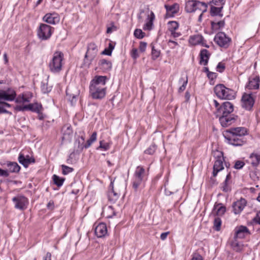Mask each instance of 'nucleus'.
I'll return each mask as SVG.
<instances>
[{
  "mask_svg": "<svg viewBox=\"0 0 260 260\" xmlns=\"http://www.w3.org/2000/svg\"><path fill=\"white\" fill-rule=\"evenodd\" d=\"M245 165V163L244 161L241 160H237L235 162L234 165V168L237 170H239L242 169L244 166Z\"/></svg>",
  "mask_w": 260,
  "mask_h": 260,
  "instance_id": "46",
  "label": "nucleus"
},
{
  "mask_svg": "<svg viewBox=\"0 0 260 260\" xmlns=\"http://www.w3.org/2000/svg\"><path fill=\"white\" fill-rule=\"evenodd\" d=\"M95 234L98 238H103L107 234L106 224L104 223H99L95 228Z\"/></svg>",
  "mask_w": 260,
  "mask_h": 260,
  "instance_id": "17",
  "label": "nucleus"
},
{
  "mask_svg": "<svg viewBox=\"0 0 260 260\" xmlns=\"http://www.w3.org/2000/svg\"><path fill=\"white\" fill-rule=\"evenodd\" d=\"M221 224V219L219 217L215 218L214 220V229L217 231H219L220 229Z\"/></svg>",
  "mask_w": 260,
  "mask_h": 260,
  "instance_id": "43",
  "label": "nucleus"
},
{
  "mask_svg": "<svg viewBox=\"0 0 260 260\" xmlns=\"http://www.w3.org/2000/svg\"><path fill=\"white\" fill-rule=\"evenodd\" d=\"M110 187L111 188L108 193L109 201L115 203L122 193H124L125 186L123 184L114 186V182H111Z\"/></svg>",
  "mask_w": 260,
  "mask_h": 260,
  "instance_id": "6",
  "label": "nucleus"
},
{
  "mask_svg": "<svg viewBox=\"0 0 260 260\" xmlns=\"http://www.w3.org/2000/svg\"><path fill=\"white\" fill-rule=\"evenodd\" d=\"M52 179L54 183L56 184L58 187L61 186L65 180L64 178H61L56 175H53Z\"/></svg>",
  "mask_w": 260,
  "mask_h": 260,
  "instance_id": "36",
  "label": "nucleus"
},
{
  "mask_svg": "<svg viewBox=\"0 0 260 260\" xmlns=\"http://www.w3.org/2000/svg\"><path fill=\"white\" fill-rule=\"evenodd\" d=\"M208 6L204 2L195 0H188L185 3V10L187 13H192L199 10L204 13L207 11Z\"/></svg>",
  "mask_w": 260,
  "mask_h": 260,
  "instance_id": "4",
  "label": "nucleus"
},
{
  "mask_svg": "<svg viewBox=\"0 0 260 260\" xmlns=\"http://www.w3.org/2000/svg\"><path fill=\"white\" fill-rule=\"evenodd\" d=\"M18 160L25 168H27L30 164L35 162V159L34 157H30L29 155H26L25 157L22 153H20Z\"/></svg>",
  "mask_w": 260,
  "mask_h": 260,
  "instance_id": "18",
  "label": "nucleus"
},
{
  "mask_svg": "<svg viewBox=\"0 0 260 260\" xmlns=\"http://www.w3.org/2000/svg\"><path fill=\"white\" fill-rule=\"evenodd\" d=\"M134 35L136 38L141 39L144 37L145 32H144L141 29H136L134 31Z\"/></svg>",
  "mask_w": 260,
  "mask_h": 260,
  "instance_id": "44",
  "label": "nucleus"
},
{
  "mask_svg": "<svg viewBox=\"0 0 260 260\" xmlns=\"http://www.w3.org/2000/svg\"><path fill=\"white\" fill-rule=\"evenodd\" d=\"M249 233V232L248 229L245 226L241 225L236 229L234 238H243L246 235Z\"/></svg>",
  "mask_w": 260,
  "mask_h": 260,
  "instance_id": "20",
  "label": "nucleus"
},
{
  "mask_svg": "<svg viewBox=\"0 0 260 260\" xmlns=\"http://www.w3.org/2000/svg\"><path fill=\"white\" fill-rule=\"evenodd\" d=\"M61 167L62 168V172L63 175H67L73 171V169L72 168L69 167L64 165H62Z\"/></svg>",
  "mask_w": 260,
  "mask_h": 260,
  "instance_id": "45",
  "label": "nucleus"
},
{
  "mask_svg": "<svg viewBox=\"0 0 260 260\" xmlns=\"http://www.w3.org/2000/svg\"><path fill=\"white\" fill-rule=\"evenodd\" d=\"M191 260H203V258L199 253H194Z\"/></svg>",
  "mask_w": 260,
  "mask_h": 260,
  "instance_id": "53",
  "label": "nucleus"
},
{
  "mask_svg": "<svg viewBox=\"0 0 260 260\" xmlns=\"http://www.w3.org/2000/svg\"><path fill=\"white\" fill-rule=\"evenodd\" d=\"M215 209H217L216 214L218 215H223L226 210L225 207L224 206H220V204L216 205L214 207Z\"/></svg>",
  "mask_w": 260,
  "mask_h": 260,
  "instance_id": "42",
  "label": "nucleus"
},
{
  "mask_svg": "<svg viewBox=\"0 0 260 260\" xmlns=\"http://www.w3.org/2000/svg\"><path fill=\"white\" fill-rule=\"evenodd\" d=\"M222 8H223V7H216L212 6L211 7V10H210L211 15L212 16H219L220 17H222L223 16V14H221V10H222Z\"/></svg>",
  "mask_w": 260,
  "mask_h": 260,
  "instance_id": "32",
  "label": "nucleus"
},
{
  "mask_svg": "<svg viewBox=\"0 0 260 260\" xmlns=\"http://www.w3.org/2000/svg\"><path fill=\"white\" fill-rule=\"evenodd\" d=\"M13 202L15 203V207L16 209L24 210L28 203L27 199L23 196H17L12 199Z\"/></svg>",
  "mask_w": 260,
  "mask_h": 260,
  "instance_id": "13",
  "label": "nucleus"
},
{
  "mask_svg": "<svg viewBox=\"0 0 260 260\" xmlns=\"http://www.w3.org/2000/svg\"><path fill=\"white\" fill-rule=\"evenodd\" d=\"M255 96L254 93L252 92L244 93L241 99L242 107L246 110H250L254 104Z\"/></svg>",
  "mask_w": 260,
  "mask_h": 260,
  "instance_id": "8",
  "label": "nucleus"
},
{
  "mask_svg": "<svg viewBox=\"0 0 260 260\" xmlns=\"http://www.w3.org/2000/svg\"><path fill=\"white\" fill-rule=\"evenodd\" d=\"M141 182H142V181H139L138 180L135 179V181H134L133 184V188L135 190H137Z\"/></svg>",
  "mask_w": 260,
  "mask_h": 260,
  "instance_id": "55",
  "label": "nucleus"
},
{
  "mask_svg": "<svg viewBox=\"0 0 260 260\" xmlns=\"http://www.w3.org/2000/svg\"><path fill=\"white\" fill-rule=\"evenodd\" d=\"M246 88L248 89H257L259 88V82H248L245 86Z\"/></svg>",
  "mask_w": 260,
  "mask_h": 260,
  "instance_id": "40",
  "label": "nucleus"
},
{
  "mask_svg": "<svg viewBox=\"0 0 260 260\" xmlns=\"http://www.w3.org/2000/svg\"><path fill=\"white\" fill-rule=\"evenodd\" d=\"M211 27L215 29H220L221 28H223L225 25L224 20H221L218 22H211Z\"/></svg>",
  "mask_w": 260,
  "mask_h": 260,
  "instance_id": "35",
  "label": "nucleus"
},
{
  "mask_svg": "<svg viewBox=\"0 0 260 260\" xmlns=\"http://www.w3.org/2000/svg\"><path fill=\"white\" fill-rule=\"evenodd\" d=\"M108 48L109 49V52L108 53H107V55H111L112 51L114 48V46L111 43H109Z\"/></svg>",
  "mask_w": 260,
  "mask_h": 260,
  "instance_id": "63",
  "label": "nucleus"
},
{
  "mask_svg": "<svg viewBox=\"0 0 260 260\" xmlns=\"http://www.w3.org/2000/svg\"><path fill=\"white\" fill-rule=\"evenodd\" d=\"M169 234V232L161 233V235H160V239L162 240H165L167 238V236Z\"/></svg>",
  "mask_w": 260,
  "mask_h": 260,
  "instance_id": "64",
  "label": "nucleus"
},
{
  "mask_svg": "<svg viewBox=\"0 0 260 260\" xmlns=\"http://www.w3.org/2000/svg\"><path fill=\"white\" fill-rule=\"evenodd\" d=\"M147 46V43L144 42H141L139 45L140 51L143 52L145 51Z\"/></svg>",
  "mask_w": 260,
  "mask_h": 260,
  "instance_id": "50",
  "label": "nucleus"
},
{
  "mask_svg": "<svg viewBox=\"0 0 260 260\" xmlns=\"http://www.w3.org/2000/svg\"><path fill=\"white\" fill-rule=\"evenodd\" d=\"M32 97V94L30 92H27L22 93L19 95L16 98H15V102L17 103H24L29 102L31 98Z\"/></svg>",
  "mask_w": 260,
  "mask_h": 260,
  "instance_id": "22",
  "label": "nucleus"
},
{
  "mask_svg": "<svg viewBox=\"0 0 260 260\" xmlns=\"http://www.w3.org/2000/svg\"><path fill=\"white\" fill-rule=\"evenodd\" d=\"M213 155L216 159L213 166V176L216 177L218 173L224 169L223 161H224V158L223 152L219 150L214 151Z\"/></svg>",
  "mask_w": 260,
  "mask_h": 260,
  "instance_id": "7",
  "label": "nucleus"
},
{
  "mask_svg": "<svg viewBox=\"0 0 260 260\" xmlns=\"http://www.w3.org/2000/svg\"><path fill=\"white\" fill-rule=\"evenodd\" d=\"M155 19V15L153 12L151 11L150 14L148 16V21L144 25L143 29L144 30H150L152 28L153 22Z\"/></svg>",
  "mask_w": 260,
  "mask_h": 260,
  "instance_id": "27",
  "label": "nucleus"
},
{
  "mask_svg": "<svg viewBox=\"0 0 260 260\" xmlns=\"http://www.w3.org/2000/svg\"><path fill=\"white\" fill-rule=\"evenodd\" d=\"M204 38L202 35H196L191 36L189 38V43L192 45H199L203 41Z\"/></svg>",
  "mask_w": 260,
  "mask_h": 260,
  "instance_id": "25",
  "label": "nucleus"
},
{
  "mask_svg": "<svg viewBox=\"0 0 260 260\" xmlns=\"http://www.w3.org/2000/svg\"><path fill=\"white\" fill-rule=\"evenodd\" d=\"M7 167L10 172L18 173L20 170V167L16 162H9Z\"/></svg>",
  "mask_w": 260,
  "mask_h": 260,
  "instance_id": "29",
  "label": "nucleus"
},
{
  "mask_svg": "<svg viewBox=\"0 0 260 260\" xmlns=\"http://www.w3.org/2000/svg\"><path fill=\"white\" fill-rule=\"evenodd\" d=\"M107 79L106 76H96L91 81H106Z\"/></svg>",
  "mask_w": 260,
  "mask_h": 260,
  "instance_id": "47",
  "label": "nucleus"
},
{
  "mask_svg": "<svg viewBox=\"0 0 260 260\" xmlns=\"http://www.w3.org/2000/svg\"><path fill=\"white\" fill-rule=\"evenodd\" d=\"M207 76L209 79L213 80L216 78L217 74L216 73L209 72V73H207Z\"/></svg>",
  "mask_w": 260,
  "mask_h": 260,
  "instance_id": "51",
  "label": "nucleus"
},
{
  "mask_svg": "<svg viewBox=\"0 0 260 260\" xmlns=\"http://www.w3.org/2000/svg\"><path fill=\"white\" fill-rule=\"evenodd\" d=\"M103 214L105 215L107 218H112L116 215L114 208L111 206L105 207L103 210Z\"/></svg>",
  "mask_w": 260,
  "mask_h": 260,
  "instance_id": "31",
  "label": "nucleus"
},
{
  "mask_svg": "<svg viewBox=\"0 0 260 260\" xmlns=\"http://www.w3.org/2000/svg\"><path fill=\"white\" fill-rule=\"evenodd\" d=\"M222 190L224 192H228L229 190V187L228 186V181H224L223 182Z\"/></svg>",
  "mask_w": 260,
  "mask_h": 260,
  "instance_id": "60",
  "label": "nucleus"
},
{
  "mask_svg": "<svg viewBox=\"0 0 260 260\" xmlns=\"http://www.w3.org/2000/svg\"><path fill=\"white\" fill-rule=\"evenodd\" d=\"M156 147L157 146L155 144H152L149 147V148L145 150L144 152L147 154L152 155L155 152Z\"/></svg>",
  "mask_w": 260,
  "mask_h": 260,
  "instance_id": "41",
  "label": "nucleus"
},
{
  "mask_svg": "<svg viewBox=\"0 0 260 260\" xmlns=\"http://www.w3.org/2000/svg\"><path fill=\"white\" fill-rule=\"evenodd\" d=\"M228 140L229 142L232 145L234 146H242L245 144L246 142L244 136H230L226 138Z\"/></svg>",
  "mask_w": 260,
  "mask_h": 260,
  "instance_id": "15",
  "label": "nucleus"
},
{
  "mask_svg": "<svg viewBox=\"0 0 260 260\" xmlns=\"http://www.w3.org/2000/svg\"><path fill=\"white\" fill-rule=\"evenodd\" d=\"M52 32V27L46 24H41L38 31L39 38L43 40L49 39Z\"/></svg>",
  "mask_w": 260,
  "mask_h": 260,
  "instance_id": "12",
  "label": "nucleus"
},
{
  "mask_svg": "<svg viewBox=\"0 0 260 260\" xmlns=\"http://www.w3.org/2000/svg\"><path fill=\"white\" fill-rule=\"evenodd\" d=\"M247 204L246 200L244 198H241L239 200L233 204V212L235 214H240Z\"/></svg>",
  "mask_w": 260,
  "mask_h": 260,
  "instance_id": "14",
  "label": "nucleus"
},
{
  "mask_svg": "<svg viewBox=\"0 0 260 260\" xmlns=\"http://www.w3.org/2000/svg\"><path fill=\"white\" fill-rule=\"evenodd\" d=\"M229 133L231 134V136H244L247 134L246 129L244 127H236V128H231L229 129L228 131Z\"/></svg>",
  "mask_w": 260,
  "mask_h": 260,
  "instance_id": "21",
  "label": "nucleus"
},
{
  "mask_svg": "<svg viewBox=\"0 0 260 260\" xmlns=\"http://www.w3.org/2000/svg\"><path fill=\"white\" fill-rule=\"evenodd\" d=\"M99 63L107 70L110 69L112 68V63L105 59L100 60Z\"/></svg>",
  "mask_w": 260,
  "mask_h": 260,
  "instance_id": "38",
  "label": "nucleus"
},
{
  "mask_svg": "<svg viewBox=\"0 0 260 260\" xmlns=\"http://www.w3.org/2000/svg\"><path fill=\"white\" fill-rule=\"evenodd\" d=\"M96 132H94L92 133L90 138L87 141L86 144L84 145V147L87 148L89 147L91 144L96 140Z\"/></svg>",
  "mask_w": 260,
  "mask_h": 260,
  "instance_id": "34",
  "label": "nucleus"
},
{
  "mask_svg": "<svg viewBox=\"0 0 260 260\" xmlns=\"http://www.w3.org/2000/svg\"><path fill=\"white\" fill-rule=\"evenodd\" d=\"M145 172V169L143 167L138 166L135 172V179L138 180L139 181H142Z\"/></svg>",
  "mask_w": 260,
  "mask_h": 260,
  "instance_id": "24",
  "label": "nucleus"
},
{
  "mask_svg": "<svg viewBox=\"0 0 260 260\" xmlns=\"http://www.w3.org/2000/svg\"><path fill=\"white\" fill-rule=\"evenodd\" d=\"M214 40L220 47L227 48L230 45L231 39L223 32H219L215 36Z\"/></svg>",
  "mask_w": 260,
  "mask_h": 260,
  "instance_id": "9",
  "label": "nucleus"
},
{
  "mask_svg": "<svg viewBox=\"0 0 260 260\" xmlns=\"http://www.w3.org/2000/svg\"><path fill=\"white\" fill-rule=\"evenodd\" d=\"M151 46L152 48V58L153 59L155 60L159 57L160 55V51L156 49L155 46L152 44H151Z\"/></svg>",
  "mask_w": 260,
  "mask_h": 260,
  "instance_id": "39",
  "label": "nucleus"
},
{
  "mask_svg": "<svg viewBox=\"0 0 260 260\" xmlns=\"http://www.w3.org/2000/svg\"><path fill=\"white\" fill-rule=\"evenodd\" d=\"M217 71L219 72H222L225 69V66L224 63L222 62H219L216 67Z\"/></svg>",
  "mask_w": 260,
  "mask_h": 260,
  "instance_id": "49",
  "label": "nucleus"
},
{
  "mask_svg": "<svg viewBox=\"0 0 260 260\" xmlns=\"http://www.w3.org/2000/svg\"><path fill=\"white\" fill-rule=\"evenodd\" d=\"M42 106L41 105H39L38 103H35L25 105V107L24 108L26 109V111L39 112Z\"/></svg>",
  "mask_w": 260,
  "mask_h": 260,
  "instance_id": "30",
  "label": "nucleus"
},
{
  "mask_svg": "<svg viewBox=\"0 0 260 260\" xmlns=\"http://www.w3.org/2000/svg\"><path fill=\"white\" fill-rule=\"evenodd\" d=\"M53 85L51 82H43L41 85V90L44 93H47L51 91Z\"/></svg>",
  "mask_w": 260,
  "mask_h": 260,
  "instance_id": "33",
  "label": "nucleus"
},
{
  "mask_svg": "<svg viewBox=\"0 0 260 260\" xmlns=\"http://www.w3.org/2000/svg\"><path fill=\"white\" fill-rule=\"evenodd\" d=\"M253 221L254 222L260 224V212L254 217Z\"/></svg>",
  "mask_w": 260,
  "mask_h": 260,
  "instance_id": "59",
  "label": "nucleus"
},
{
  "mask_svg": "<svg viewBox=\"0 0 260 260\" xmlns=\"http://www.w3.org/2000/svg\"><path fill=\"white\" fill-rule=\"evenodd\" d=\"M43 20L48 23L55 24L59 22L60 18L56 13H48L43 17Z\"/></svg>",
  "mask_w": 260,
  "mask_h": 260,
  "instance_id": "16",
  "label": "nucleus"
},
{
  "mask_svg": "<svg viewBox=\"0 0 260 260\" xmlns=\"http://www.w3.org/2000/svg\"><path fill=\"white\" fill-rule=\"evenodd\" d=\"M98 52L97 46L94 43H90L87 47V52L85 55L84 65L87 64V67L94 59Z\"/></svg>",
  "mask_w": 260,
  "mask_h": 260,
  "instance_id": "10",
  "label": "nucleus"
},
{
  "mask_svg": "<svg viewBox=\"0 0 260 260\" xmlns=\"http://www.w3.org/2000/svg\"><path fill=\"white\" fill-rule=\"evenodd\" d=\"M210 53L209 52L208 50L206 49H202L200 51V63L201 64H203L206 66L208 62V60L210 56Z\"/></svg>",
  "mask_w": 260,
  "mask_h": 260,
  "instance_id": "19",
  "label": "nucleus"
},
{
  "mask_svg": "<svg viewBox=\"0 0 260 260\" xmlns=\"http://www.w3.org/2000/svg\"><path fill=\"white\" fill-rule=\"evenodd\" d=\"M250 163L253 167H257L260 162V154L252 153L250 155Z\"/></svg>",
  "mask_w": 260,
  "mask_h": 260,
  "instance_id": "28",
  "label": "nucleus"
},
{
  "mask_svg": "<svg viewBox=\"0 0 260 260\" xmlns=\"http://www.w3.org/2000/svg\"><path fill=\"white\" fill-rule=\"evenodd\" d=\"M16 96L15 91L11 88L0 89V103H3V100L12 101L15 99Z\"/></svg>",
  "mask_w": 260,
  "mask_h": 260,
  "instance_id": "11",
  "label": "nucleus"
},
{
  "mask_svg": "<svg viewBox=\"0 0 260 260\" xmlns=\"http://www.w3.org/2000/svg\"><path fill=\"white\" fill-rule=\"evenodd\" d=\"M111 26L110 27H109L107 28V33L108 34H110L114 30H116V27L114 25V23L112 22L111 23Z\"/></svg>",
  "mask_w": 260,
  "mask_h": 260,
  "instance_id": "52",
  "label": "nucleus"
},
{
  "mask_svg": "<svg viewBox=\"0 0 260 260\" xmlns=\"http://www.w3.org/2000/svg\"><path fill=\"white\" fill-rule=\"evenodd\" d=\"M212 3L215 6H221V7H223L224 5L225 1V0H212Z\"/></svg>",
  "mask_w": 260,
  "mask_h": 260,
  "instance_id": "48",
  "label": "nucleus"
},
{
  "mask_svg": "<svg viewBox=\"0 0 260 260\" xmlns=\"http://www.w3.org/2000/svg\"><path fill=\"white\" fill-rule=\"evenodd\" d=\"M106 82H92L90 86V94L92 99L101 100L103 99L106 93Z\"/></svg>",
  "mask_w": 260,
  "mask_h": 260,
  "instance_id": "2",
  "label": "nucleus"
},
{
  "mask_svg": "<svg viewBox=\"0 0 260 260\" xmlns=\"http://www.w3.org/2000/svg\"><path fill=\"white\" fill-rule=\"evenodd\" d=\"M214 90L217 96L221 100H231L235 98L236 92L235 91L226 87L223 84L216 85Z\"/></svg>",
  "mask_w": 260,
  "mask_h": 260,
  "instance_id": "3",
  "label": "nucleus"
},
{
  "mask_svg": "<svg viewBox=\"0 0 260 260\" xmlns=\"http://www.w3.org/2000/svg\"><path fill=\"white\" fill-rule=\"evenodd\" d=\"M231 246L232 249L237 252H241L243 250V244L239 243L237 239L234 238V240L231 242Z\"/></svg>",
  "mask_w": 260,
  "mask_h": 260,
  "instance_id": "26",
  "label": "nucleus"
},
{
  "mask_svg": "<svg viewBox=\"0 0 260 260\" xmlns=\"http://www.w3.org/2000/svg\"><path fill=\"white\" fill-rule=\"evenodd\" d=\"M233 111V105L229 102H224L214 112V114L216 117L219 118L221 126L225 127L231 125L236 120L237 116L231 114Z\"/></svg>",
  "mask_w": 260,
  "mask_h": 260,
  "instance_id": "1",
  "label": "nucleus"
},
{
  "mask_svg": "<svg viewBox=\"0 0 260 260\" xmlns=\"http://www.w3.org/2000/svg\"><path fill=\"white\" fill-rule=\"evenodd\" d=\"M187 82H183V84H182V85L178 89V91L179 92H181L185 90V89L186 87V85H187Z\"/></svg>",
  "mask_w": 260,
  "mask_h": 260,
  "instance_id": "62",
  "label": "nucleus"
},
{
  "mask_svg": "<svg viewBox=\"0 0 260 260\" xmlns=\"http://www.w3.org/2000/svg\"><path fill=\"white\" fill-rule=\"evenodd\" d=\"M168 27L170 32H174L178 28L179 24L176 21H169L168 22Z\"/></svg>",
  "mask_w": 260,
  "mask_h": 260,
  "instance_id": "37",
  "label": "nucleus"
},
{
  "mask_svg": "<svg viewBox=\"0 0 260 260\" xmlns=\"http://www.w3.org/2000/svg\"><path fill=\"white\" fill-rule=\"evenodd\" d=\"M9 173L8 171L0 169V176L8 177Z\"/></svg>",
  "mask_w": 260,
  "mask_h": 260,
  "instance_id": "56",
  "label": "nucleus"
},
{
  "mask_svg": "<svg viewBox=\"0 0 260 260\" xmlns=\"http://www.w3.org/2000/svg\"><path fill=\"white\" fill-rule=\"evenodd\" d=\"M139 56L138 53V50L136 48L133 49L132 51V57L136 59Z\"/></svg>",
  "mask_w": 260,
  "mask_h": 260,
  "instance_id": "54",
  "label": "nucleus"
},
{
  "mask_svg": "<svg viewBox=\"0 0 260 260\" xmlns=\"http://www.w3.org/2000/svg\"><path fill=\"white\" fill-rule=\"evenodd\" d=\"M167 11V15L169 16H173L177 13L179 9V5L177 4H174L171 6L165 5Z\"/></svg>",
  "mask_w": 260,
  "mask_h": 260,
  "instance_id": "23",
  "label": "nucleus"
},
{
  "mask_svg": "<svg viewBox=\"0 0 260 260\" xmlns=\"http://www.w3.org/2000/svg\"><path fill=\"white\" fill-rule=\"evenodd\" d=\"M48 209L52 210L54 209V202L53 201H50L47 205Z\"/></svg>",
  "mask_w": 260,
  "mask_h": 260,
  "instance_id": "61",
  "label": "nucleus"
},
{
  "mask_svg": "<svg viewBox=\"0 0 260 260\" xmlns=\"http://www.w3.org/2000/svg\"><path fill=\"white\" fill-rule=\"evenodd\" d=\"M63 59V54L61 52L56 51L54 53L49 64V69L52 72L58 73L61 70Z\"/></svg>",
  "mask_w": 260,
  "mask_h": 260,
  "instance_id": "5",
  "label": "nucleus"
},
{
  "mask_svg": "<svg viewBox=\"0 0 260 260\" xmlns=\"http://www.w3.org/2000/svg\"><path fill=\"white\" fill-rule=\"evenodd\" d=\"M99 148H103L105 150H107L109 148V145L107 143L103 144L102 141L100 142V146Z\"/></svg>",
  "mask_w": 260,
  "mask_h": 260,
  "instance_id": "58",
  "label": "nucleus"
},
{
  "mask_svg": "<svg viewBox=\"0 0 260 260\" xmlns=\"http://www.w3.org/2000/svg\"><path fill=\"white\" fill-rule=\"evenodd\" d=\"M25 107V105H24V106L17 105L16 106L15 109L17 111H26V109L24 108Z\"/></svg>",
  "mask_w": 260,
  "mask_h": 260,
  "instance_id": "57",
  "label": "nucleus"
}]
</instances>
